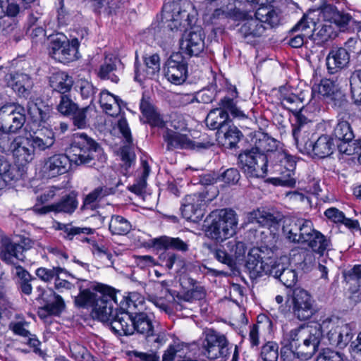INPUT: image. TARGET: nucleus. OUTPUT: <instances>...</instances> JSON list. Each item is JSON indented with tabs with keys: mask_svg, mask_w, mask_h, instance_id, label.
Instances as JSON below:
<instances>
[{
	"mask_svg": "<svg viewBox=\"0 0 361 361\" xmlns=\"http://www.w3.org/2000/svg\"><path fill=\"white\" fill-rule=\"evenodd\" d=\"M252 142L253 147L239 154L240 167L247 177L264 178L267 174L270 154L279 151L277 141L267 134L258 133Z\"/></svg>",
	"mask_w": 361,
	"mask_h": 361,
	"instance_id": "obj_1",
	"label": "nucleus"
},
{
	"mask_svg": "<svg viewBox=\"0 0 361 361\" xmlns=\"http://www.w3.org/2000/svg\"><path fill=\"white\" fill-rule=\"evenodd\" d=\"M238 33L247 42H252L265 36L267 31L278 26L281 21V11L272 6L259 7L252 16L249 12L243 18Z\"/></svg>",
	"mask_w": 361,
	"mask_h": 361,
	"instance_id": "obj_2",
	"label": "nucleus"
},
{
	"mask_svg": "<svg viewBox=\"0 0 361 361\" xmlns=\"http://www.w3.org/2000/svg\"><path fill=\"white\" fill-rule=\"evenodd\" d=\"M323 327H326V324ZM322 326L301 324L299 326L283 333V341L288 343L295 350L306 357H312L318 350L319 339L322 337Z\"/></svg>",
	"mask_w": 361,
	"mask_h": 361,
	"instance_id": "obj_3",
	"label": "nucleus"
},
{
	"mask_svg": "<svg viewBox=\"0 0 361 361\" xmlns=\"http://www.w3.org/2000/svg\"><path fill=\"white\" fill-rule=\"evenodd\" d=\"M162 18L171 31L187 29L196 21V13L190 2L182 4L177 1L168 2L162 8Z\"/></svg>",
	"mask_w": 361,
	"mask_h": 361,
	"instance_id": "obj_4",
	"label": "nucleus"
},
{
	"mask_svg": "<svg viewBox=\"0 0 361 361\" xmlns=\"http://www.w3.org/2000/svg\"><path fill=\"white\" fill-rule=\"evenodd\" d=\"M238 224L236 212L231 209H224L215 215L206 230V235L216 242H223L235 234Z\"/></svg>",
	"mask_w": 361,
	"mask_h": 361,
	"instance_id": "obj_5",
	"label": "nucleus"
},
{
	"mask_svg": "<svg viewBox=\"0 0 361 361\" xmlns=\"http://www.w3.org/2000/svg\"><path fill=\"white\" fill-rule=\"evenodd\" d=\"M102 152L99 145L87 134L75 133L70 147L71 161L77 165L88 164Z\"/></svg>",
	"mask_w": 361,
	"mask_h": 361,
	"instance_id": "obj_6",
	"label": "nucleus"
},
{
	"mask_svg": "<svg viewBox=\"0 0 361 361\" xmlns=\"http://www.w3.org/2000/svg\"><path fill=\"white\" fill-rule=\"evenodd\" d=\"M334 319L327 317L321 323H315L314 325L323 326L326 324V327L321 329L322 337L319 339V344L326 339L331 345L339 348H343L352 338L351 329L348 324H336Z\"/></svg>",
	"mask_w": 361,
	"mask_h": 361,
	"instance_id": "obj_7",
	"label": "nucleus"
},
{
	"mask_svg": "<svg viewBox=\"0 0 361 361\" xmlns=\"http://www.w3.org/2000/svg\"><path fill=\"white\" fill-rule=\"evenodd\" d=\"M273 256V251L267 247H253L248 252L245 267L254 277L269 275L276 260Z\"/></svg>",
	"mask_w": 361,
	"mask_h": 361,
	"instance_id": "obj_8",
	"label": "nucleus"
},
{
	"mask_svg": "<svg viewBox=\"0 0 361 361\" xmlns=\"http://www.w3.org/2000/svg\"><path fill=\"white\" fill-rule=\"evenodd\" d=\"M26 121V110L20 104L11 103L0 108V130L16 133Z\"/></svg>",
	"mask_w": 361,
	"mask_h": 361,
	"instance_id": "obj_9",
	"label": "nucleus"
},
{
	"mask_svg": "<svg viewBox=\"0 0 361 361\" xmlns=\"http://www.w3.org/2000/svg\"><path fill=\"white\" fill-rule=\"evenodd\" d=\"M32 245V242L30 239H24L20 243H17L4 238L1 240L0 259L6 264L13 265L16 269V267H20L19 262H24L25 259L24 252L29 250Z\"/></svg>",
	"mask_w": 361,
	"mask_h": 361,
	"instance_id": "obj_10",
	"label": "nucleus"
},
{
	"mask_svg": "<svg viewBox=\"0 0 361 361\" xmlns=\"http://www.w3.org/2000/svg\"><path fill=\"white\" fill-rule=\"evenodd\" d=\"M79 42L73 39L70 42L64 36H56L51 39L49 54L61 63H68L78 59Z\"/></svg>",
	"mask_w": 361,
	"mask_h": 361,
	"instance_id": "obj_11",
	"label": "nucleus"
},
{
	"mask_svg": "<svg viewBox=\"0 0 361 361\" xmlns=\"http://www.w3.org/2000/svg\"><path fill=\"white\" fill-rule=\"evenodd\" d=\"M229 342L226 336L213 329L205 333L203 341L204 355L211 360L224 358L229 354Z\"/></svg>",
	"mask_w": 361,
	"mask_h": 361,
	"instance_id": "obj_12",
	"label": "nucleus"
},
{
	"mask_svg": "<svg viewBox=\"0 0 361 361\" xmlns=\"http://www.w3.org/2000/svg\"><path fill=\"white\" fill-rule=\"evenodd\" d=\"M164 75L173 84L183 83L188 76V63L180 52L173 53L164 65Z\"/></svg>",
	"mask_w": 361,
	"mask_h": 361,
	"instance_id": "obj_13",
	"label": "nucleus"
},
{
	"mask_svg": "<svg viewBox=\"0 0 361 361\" xmlns=\"http://www.w3.org/2000/svg\"><path fill=\"white\" fill-rule=\"evenodd\" d=\"M71 157L64 154H55L45 158L39 170L42 176L52 178L66 173L69 169Z\"/></svg>",
	"mask_w": 361,
	"mask_h": 361,
	"instance_id": "obj_14",
	"label": "nucleus"
},
{
	"mask_svg": "<svg viewBox=\"0 0 361 361\" xmlns=\"http://www.w3.org/2000/svg\"><path fill=\"white\" fill-rule=\"evenodd\" d=\"M300 151L310 154L313 152L314 156L324 159L333 154L336 148L334 138L327 135H321L313 144L308 138L300 142L298 146Z\"/></svg>",
	"mask_w": 361,
	"mask_h": 361,
	"instance_id": "obj_15",
	"label": "nucleus"
},
{
	"mask_svg": "<svg viewBox=\"0 0 361 361\" xmlns=\"http://www.w3.org/2000/svg\"><path fill=\"white\" fill-rule=\"evenodd\" d=\"M310 295L305 290L296 288L293 295V313L300 321L310 319L316 312Z\"/></svg>",
	"mask_w": 361,
	"mask_h": 361,
	"instance_id": "obj_16",
	"label": "nucleus"
},
{
	"mask_svg": "<svg viewBox=\"0 0 361 361\" xmlns=\"http://www.w3.org/2000/svg\"><path fill=\"white\" fill-rule=\"evenodd\" d=\"M98 300L92 309V316L103 323L112 320L115 312H118V305L114 293H99Z\"/></svg>",
	"mask_w": 361,
	"mask_h": 361,
	"instance_id": "obj_17",
	"label": "nucleus"
},
{
	"mask_svg": "<svg viewBox=\"0 0 361 361\" xmlns=\"http://www.w3.org/2000/svg\"><path fill=\"white\" fill-rule=\"evenodd\" d=\"M163 137L164 141L167 143L168 150H173L175 149H207L214 145V143L210 141H207L206 142H195L187 137V135L174 132L170 129L166 130L163 135Z\"/></svg>",
	"mask_w": 361,
	"mask_h": 361,
	"instance_id": "obj_18",
	"label": "nucleus"
},
{
	"mask_svg": "<svg viewBox=\"0 0 361 361\" xmlns=\"http://www.w3.org/2000/svg\"><path fill=\"white\" fill-rule=\"evenodd\" d=\"M204 33L202 27H191L185 32L180 40L181 50L190 56H198L204 49Z\"/></svg>",
	"mask_w": 361,
	"mask_h": 361,
	"instance_id": "obj_19",
	"label": "nucleus"
},
{
	"mask_svg": "<svg viewBox=\"0 0 361 361\" xmlns=\"http://www.w3.org/2000/svg\"><path fill=\"white\" fill-rule=\"evenodd\" d=\"M204 202V196L202 193L185 196L180 207L183 217L193 221L202 218Z\"/></svg>",
	"mask_w": 361,
	"mask_h": 361,
	"instance_id": "obj_20",
	"label": "nucleus"
},
{
	"mask_svg": "<svg viewBox=\"0 0 361 361\" xmlns=\"http://www.w3.org/2000/svg\"><path fill=\"white\" fill-rule=\"evenodd\" d=\"M8 86L11 87L20 97H27L33 86V81L29 75L11 72L5 75Z\"/></svg>",
	"mask_w": 361,
	"mask_h": 361,
	"instance_id": "obj_21",
	"label": "nucleus"
},
{
	"mask_svg": "<svg viewBox=\"0 0 361 361\" xmlns=\"http://www.w3.org/2000/svg\"><path fill=\"white\" fill-rule=\"evenodd\" d=\"M326 61L329 73H336L348 65L350 53L344 47H333L328 54Z\"/></svg>",
	"mask_w": 361,
	"mask_h": 361,
	"instance_id": "obj_22",
	"label": "nucleus"
},
{
	"mask_svg": "<svg viewBox=\"0 0 361 361\" xmlns=\"http://www.w3.org/2000/svg\"><path fill=\"white\" fill-rule=\"evenodd\" d=\"M18 162L26 164L31 162L35 157V152L30 145L28 137L16 136V140L11 152Z\"/></svg>",
	"mask_w": 361,
	"mask_h": 361,
	"instance_id": "obj_23",
	"label": "nucleus"
},
{
	"mask_svg": "<svg viewBox=\"0 0 361 361\" xmlns=\"http://www.w3.org/2000/svg\"><path fill=\"white\" fill-rule=\"evenodd\" d=\"M320 10V15L325 23L334 24L339 28H345L352 20L349 13L338 11L332 4H324Z\"/></svg>",
	"mask_w": 361,
	"mask_h": 361,
	"instance_id": "obj_24",
	"label": "nucleus"
},
{
	"mask_svg": "<svg viewBox=\"0 0 361 361\" xmlns=\"http://www.w3.org/2000/svg\"><path fill=\"white\" fill-rule=\"evenodd\" d=\"M113 319L109 323L111 331L118 336H129L134 333L133 315L120 310L115 312Z\"/></svg>",
	"mask_w": 361,
	"mask_h": 361,
	"instance_id": "obj_25",
	"label": "nucleus"
},
{
	"mask_svg": "<svg viewBox=\"0 0 361 361\" xmlns=\"http://www.w3.org/2000/svg\"><path fill=\"white\" fill-rule=\"evenodd\" d=\"M28 138L35 153L49 150L55 143L54 132L47 128L30 134Z\"/></svg>",
	"mask_w": 361,
	"mask_h": 361,
	"instance_id": "obj_26",
	"label": "nucleus"
},
{
	"mask_svg": "<svg viewBox=\"0 0 361 361\" xmlns=\"http://www.w3.org/2000/svg\"><path fill=\"white\" fill-rule=\"evenodd\" d=\"M249 223H257L262 226H267L269 228L277 229L279 223L281 221L279 214H272L264 209H257L250 212L247 214Z\"/></svg>",
	"mask_w": 361,
	"mask_h": 361,
	"instance_id": "obj_27",
	"label": "nucleus"
},
{
	"mask_svg": "<svg viewBox=\"0 0 361 361\" xmlns=\"http://www.w3.org/2000/svg\"><path fill=\"white\" fill-rule=\"evenodd\" d=\"M20 177V171L13 166L4 156L0 155V189L15 183Z\"/></svg>",
	"mask_w": 361,
	"mask_h": 361,
	"instance_id": "obj_28",
	"label": "nucleus"
},
{
	"mask_svg": "<svg viewBox=\"0 0 361 361\" xmlns=\"http://www.w3.org/2000/svg\"><path fill=\"white\" fill-rule=\"evenodd\" d=\"M145 63L146 69L143 73L140 72L137 64H135V80L139 82L145 78H152L160 71V58L157 54L145 57Z\"/></svg>",
	"mask_w": 361,
	"mask_h": 361,
	"instance_id": "obj_29",
	"label": "nucleus"
},
{
	"mask_svg": "<svg viewBox=\"0 0 361 361\" xmlns=\"http://www.w3.org/2000/svg\"><path fill=\"white\" fill-rule=\"evenodd\" d=\"M121 63L120 59L114 55L106 56L104 63L100 66L98 76L102 80H110L111 82L117 83L119 78L116 73Z\"/></svg>",
	"mask_w": 361,
	"mask_h": 361,
	"instance_id": "obj_30",
	"label": "nucleus"
},
{
	"mask_svg": "<svg viewBox=\"0 0 361 361\" xmlns=\"http://www.w3.org/2000/svg\"><path fill=\"white\" fill-rule=\"evenodd\" d=\"M51 111V106L45 104L41 99H37L35 102L28 103L27 112L34 122L39 123H46L49 119Z\"/></svg>",
	"mask_w": 361,
	"mask_h": 361,
	"instance_id": "obj_31",
	"label": "nucleus"
},
{
	"mask_svg": "<svg viewBox=\"0 0 361 361\" xmlns=\"http://www.w3.org/2000/svg\"><path fill=\"white\" fill-rule=\"evenodd\" d=\"M273 264L271 269L273 272L269 273V275L279 279L287 288H291L295 285L298 281V274L294 269L285 268L276 259Z\"/></svg>",
	"mask_w": 361,
	"mask_h": 361,
	"instance_id": "obj_32",
	"label": "nucleus"
},
{
	"mask_svg": "<svg viewBox=\"0 0 361 361\" xmlns=\"http://www.w3.org/2000/svg\"><path fill=\"white\" fill-rule=\"evenodd\" d=\"M140 109L142 116L146 118V122L150 126L159 128L164 126V121L160 114L149 99H145L144 97L142 98Z\"/></svg>",
	"mask_w": 361,
	"mask_h": 361,
	"instance_id": "obj_33",
	"label": "nucleus"
},
{
	"mask_svg": "<svg viewBox=\"0 0 361 361\" xmlns=\"http://www.w3.org/2000/svg\"><path fill=\"white\" fill-rule=\"evenodd\" d=\"M134 331L144 335L146 338L154 335V329L152 317L145 312L135 313L133 315Z\"/></svg>",
	"mask_w": 361,
	"mask_h": 361,
	"instance_id": "obj_34",
	"label": "nucleus"
},
{
	"mask_svg": "<svg viewBox=\"0 0 361 361\" xmlns=\"http://www.w3.org/2000/svg\"><path fill=\"white\" fill-rule=\"evenodd\" d=\"M73 83V78L65 72H56L52 74L49 79L52 90L60 94H68Z\"/></svg>",
	"mask_w": 361,
	"mask_h": 361,
	"instance_id": "obj_35",
	"label": "nucleus"
},
{
	"mask_svg": "<svg viewBox=\"0 0 361 361\" xmlns=\"http://www.w3.org/2000/svg\"><path fill=\"white\" fill-rule=\"evenodd\" d=\"M230 122L228 114L219 108L212 109L205 119L207 126L211 130H217V133Z\"/></svg>",
	"mask_w": 361,
	"mask_h": 361,
	"instance_id": "obj_36",
	"label": "nucleus"
},
{
	"mask_svg": "<svg viewBox=\"0 0 361 361\" xmlns=\"http://www.w3.org/2000/svg\"><path fill=\"white\" fill-rule=\"evenodd\" d=\"M269 162L273 169L281 167L288 171H295V169L296 161L295 157L283 150L270 154Z\"/></svg>",
	"mask_w": 361,
	"mask_h": 361,
	"instance_id": "obj_37",
	"label": "nucleus"
},
{
	"mask_svg": "<svg viewBox=\"0 0 361 361\" xmlns=\"http://www.w3.org/2000/svg\"><path fill=\"white\" fill-rule=\"evenodd\" d=\"M153 244L159 248L166 250H175L181 252H186L189 250L188 242L183 240L180 238H172L169 236H161L153 239Z\"/></svg>",
	"mask_w": 361,
	"mask_h": 361,
	"instance_id": "obj_38",
	"label": "nucleus"
},
{
	"mask_svg": "<svg viewBox=\"0 0 361 361\" xmlns=\"http://www.w3.org/2000/svg\"><path fill=\"white\" fill-rule=\"evenodd\" d=\"M279 99L281 105L292 112L300 110L299 105L302 102L290 88L285 86L279 88Z\"/></svg>",
	"mask_w": 361,
	"mask_h": 361,
	"instance_id": "obj_39",
	"label": "nucleus"
},
{
	"mask_svg": "<svg viewBox=\"0 0 361 361\" xmlns=\"http://www.w3.org/2000/svg\"><path fill=\"white\" fill-rule=\"evenodd\" d=\"M145 300L141 294L137 292L129 293L127 296H124L123 300L120 302V310L129 312L130 314H135L136 310H140L143 306Z\"/></svg>",
	"mask_w": 361,
	"mask_h": 361,
	"instance_id": "obj_40",
	"label": "nucleus"
},
{
	"mask_svg": "<svg viewBox=\"0 0 361 361\" xmlns=\"http://www.w3.org/2000/svg\"><path fill=\"white\" fill-rule=\"evenodd\" d=\"M65 302L62 297L53 290L45 299L44 305L41 307V312L44 311L49 315H59L65 309Z\"/></svg>",
	"mask_w": 361,
	"mask_h": 361,
	"instance_id": "obj_41",
	"label": "nucleus"
},
{
	"mask_svg": "<svg viewBox=\"0 0 361 361\" xmlns=\"http://www.w3.org/2000/svg\"><path fill=\"white\" fill-rule=\"evenodd\" d=\"M293 113L295 116V121L293 124L292 134L298 147L300 145V142H303L304 140L307 139L303 136V134L306 133L305 126L308 123L309 120L302 114L299 110H296Z\"/></svg>",
	"mask_w": 361,
	"mask_h": 361,
	"instance_id": "obj_42",
	"label": "nucleus"
},
{
	"mask_svg": "<svg viewBox=\"0 0 361 361\" xmlns=\"http://www.w3.org/2000/svg\"><path fill=\"white\" fill-rule=\"evenodd\" d=\"M305 243L308 245L313 252L320 255H323L324 252L331 246L330 239L316 230L311 235V238H310V240Z\"/></svg>",
	"mask_w": 361,
	"mask_h": 361,
	"instance_id": "obj_43",
	"label": "nucleus"
},
{
	"mask_svg": "<svg viewBox=\"0 0 361 361\" xmlns=\"http://www.w3.org/2000/svg\"><path fill=\"white\" fill-rule=\"evenodd\" d=\"M219 137L223 135L224 140L223 145H226L229 148L235 147L236 145L243 137V133L240 130L233 125H226L225 128H222L218 133Z\"/></svg>",
	"mask_w": 361,
	"mask_h": 361,
	"instance_id": "obj_44",
	"label": "nucleus"
},
{
	"mask_svg": "<svg viewBox=\"0 0 361 361\" xmlns=\"http://www.w3.org/2000/svg\"><path fill=\"white\" fill-rule=\"evenodd\" d=\"M116 188L106 186L98 187L90 192L85 198L83 207L93 209L95 203L102 198L111 194H114Z\"/></svg>",
	"mask_w": 361,
	"mask_h": 361,
	"instance_id": "obj_45",
	"label": "nucleus"
},
{
	"mask_svg": "<svg viewBox=\"0 0 361 361\" xmlns=\"http://www.w3.org/2000/svg\"><path fill=\"white\" fill-rule=\"evenodd\" d=\"M237 97L238 92L236 88L234 87L233 97ZM219 105V109H222L224 112L228 114L230 113L233 118H244L247 117L245 112L237 106L233 98L224 97L220 100Z\"/></svg>",
	"mask_w": 361,
	"mask_h": 361,
	"instance_id": "obj_46",
	"label": "nucleus"
},
{
	"mask_svg": "<svg viewBox=\"0 0 361 361\" xmlns=\"http://www.w3.org/2000/svg\"><path fill=\"white\" fill-rule=\"evenodd\" d=\"M336 36L337 32L335 30L334 26L327 23L319 25L314 30L312 35L314 41L318 44H322Z\"/></svg>",
	"mask_w": 361,
	"mask_h": 361,
	"instance_id": "obj_47",
	"label": "nucleus"
},
{
	"mask_svg": "<svg viewBox=\"0 0 361 361\" xmlns=\"http://www.w3.org/2000/svg\"><path fill=\"white\" fill-rule=\"evenodd\" d=\"M109 229L112 235H125L130 231L131 224L123 216L113 215L109 224Z\"/></svg>",
	"mask_w": 361,
	"mask_h": 361,
	"instance_id": "obj_48",
	"label": "nucleus"
},
{
	"mask_svg": "<svg viewBox=\"0 0 361 361\" xmlns=\"http://www.w3.org/2000/svg\"><path fill=\"white\" fill-rule=\"evenodd\" d=\"M300 222L299 219H291L283 226V233L287 240L291 243H301Z\"/></svg>",
	"mask_w": 361,
	"mask_h": 361,
	"instance_id": "obj_49",
	"label": "nucleus"
},
{
	"mask_svg": "<svg viewBox=\"0 0 361 361\" xmlns=\"http://www.w3.org/2000/svg\"><path fill=\"white\" fill-rule=\"evenodd\" d=\"M99 293H103V291L92 292L89 288L80 290L78 295L75 298V305L78 307H92L93 309Z\"/></svg>",
	"mask_w": 361,
	"mask_h": 361,
	"instance_id": "obj_50",
	"label": "nucleus"
},
{
	"mask_svg": "<svg viewBox=\"0 0 361 361\" xmlns=\"http://www.w3.org/2000/svg\"><path fill=\"white\" fill-rule=\"evenodd\" d=\"M64 233L66 234V238L69 240H72L74 238V236H78L77 238L80 240L81 242H87L90 243L92 246V242H95L94 240H93L91 238L87 237H82V234H86L90 235L94 233V229L88 227H75L72 226L71 225H66L64 227Z\"/></svg>",
	"mask_w": 361,
	"mask_h": 361,
	"instance_id": "obj_51",
	"label": "nucleus"
},
{
	"mask_svg": "<svg viewBox=\"0 0 361 361\" xmlns=\"http://www.w3.org/2000/svg\"><path fill=\"white\" fill-rule=\"evenodd\" d=\"M54 212L73 213L78 207L76 196L68 194L63 197L58 202L54 203Z\"/></svg>",
	"mask_w": 361,
	"mask_h": 361,
	"instance_id": "obj_52",
	"label": "nucleus"
},
{
	"mask_svg": "<svg viewBox=\"0 0 361 361\" xmlns=\"http://www.w3.org/2000/svg\"><path fill=\"white\" fill-rule=\"evenodd\" d=\"M274 172L279 173V176L273 178V183L277 185L293 188L295 186L296 180L294 177V171L284 170L283 169H274Z\"/></svg>",
	"mask_w": 361,
	"mask_h": 361,
	"instance_id": "obj_53",
	"label": "nucleus"
},
{
	"mask_svg": "<svg viewBox=\"0 0 361 361\" xmlns=\"http://www.w3.org/2000/svg\"><path fill=\"white\" fill-rule=\"evenodd\" d=\"M15 275L18 278V286L22 293L25 295H30L32 287L30 281L32 276L23 267H16Z\"/></svg>",
	"mask_w": 361,
	"mask_h": 361,
	"instance_id": "obj_54",
	"label": "nucleus"
},
{
	"mask_svg": "<svg viewBox=\"0 0 361 361\" xmlns=\"http://www.w3.org/2000/svg\"><path fill=\"white\" fill-rule=\"evenodd\" d=\"M334 135L338 140L344 142H351L354 137L352 128L348 121H339L334 128Z\"/></svg>",
	"mask_w": 361,
	"mask_h": 361,
	"instance_id": "obj_55",
	"label": "nucleus"
},
{
	"mask_svg": "<svg viewBox=\"0 0 361 361\" xmlns=\"http://www.w3.org/2000/svg\"><path fill=\"white\" fill-rule=\"evenodd\" d=\"M220 8L224 11V13L228 18L234 20H240L247 16V11H241L237 8L233 0H224Z\"/></svg>",
	"mask_w": 361,
	"mask_h": 361,
	"instance_id": "obj_56",
	"label": "nucleus"
},
{
	"mask_svg": "<svg viewBox=\"0 0 361 361\" xmlns=\"http://www.w3.org/2000/svg\"><path fill=\"white\" fill-rule=\"evenodd\" d=\"M78 105L73 102L69 94H60V100L56 106L57 111L62 115L70 116L76 110Z\"/></svg>",
	"mask_w": 361,
	"mask_h": 361,
	"instance_id": "obj_57",
	"label": "nucleus"
},
{
	"mask_svg": "<svg viewBox=\"0 0 361 361\" xmlns=\"http://www.w3.org/2000/svg\"><path fill=\"white\" fill-rule=\"evenodd\" d=\"M330 99L332 101V106L338 111L341 119L343 120L346 114H349L348 111L350 104L345 95L341 91L331 97Z\"/></svg>",
	"mask_w": 361,
	"mask_h": 361,
	"instance_id": "obj_58",
	"label": "nucleus"
},
{
	"mask_svg": "<svg viewBox=\"0 0 361 361\" xmlns=\"http://www.w3.org/2000/svg\"><path fill=\"white\" fill-rule=\"evenodd\" d=\"M317 91L320 94L328 98H331L338 93L340 90L338 85L331 80H322L320 84L314 85L312 92Z\"/></svg>",
	"mask_w": 361,
	"mask_h": 361,
	"instance_id": "obj_59",
	"label": "nucleus"
},
{
	"mask_svg": "<svg viewBox=\"0 0 361 361\" xmlns=\"http://www.w3.org/2000/svg\"><path fill=\"white\" fill-rule=\"evenodd\" d=\"M281 361H295L297 359H309L306 357L305 355L300 354L299 350H295L293 347H290L288 343H286L284 341L281 342Z\"/></svg>",
	"mask_w": 361,
	"mask_h": 361,
	"instance_id": "obj_60",
	"label": "nucleus"
},
{
	"mask_svg": "<svg viewBox=\"0 0 361 361\" xmlns=\"http://www.w3.org/2000/svg\"><path fill=\"white\" fill-rule=\"evenodd\" d=\"M64 271V269L60 267H52L51 268L39 267L36 270L35 274L42 281L50 282L53 279L55 280Z\"/></svg>",
	"mask_w": 361,
	"mask_h": 361,
	"instance_id": "obj_61",
	"label": "nucleus"
},
{
	"mask_svg": "<svg viewBox=\"0 0 361 361\" xmlns=\"http://www.w3.org/2000/svg\"><path fill=\"white\" fill-rule=\"evenodd\" d=\"M207 247L210 250L214 257L219 262L226 264L230 268H233L235 264V259L225 250L218 247H213L211 245H207Z\"/></svg>",
	"mask_w": 361,
	"mask_h": 361,
	"instance_id": "obj_62",
	"label": "nucleus"
},
{
	"mask_svg": "<svg viewBox=\"0 0 361 361\" xmlns=\"http://www.w3.org/2000/svg\"><path fill=\"white\" fill-rule=\"evenodd\" d=\"M92 109L90 106L80 109L74 112L71 116H73V123L75 127L78 129H84L87 126V113Z\"/></svg>",
	"mask_w": 361,
	"mask_h": 361,
	"instance_id": "obj_63",
	"label": "nucleus"
},
{
	"mask_svg": "<svg viewBox=\"0 0 361 361\" xmlns=\"http://www.w3.org/2000/svg\"><path fill=\"white\" fill-rule=\"evenodd\" d=\"M279 347L276 343L268 342L263 345L261 357L263 361H277L279 358Z\"/></svg>",
	"mask_w": 361,
	"mask_h": 361,
	"instance_id": "obj_64",
	"label": "nucleus"
}]
</instances>
